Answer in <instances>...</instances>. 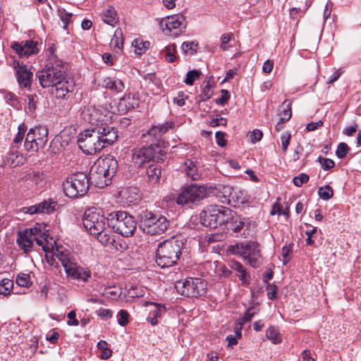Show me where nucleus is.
Segmentation results:
<instances>
[{"label":"nucleus","instance_id":"nucleus-1","mask_svg":"<svg viewBox=\"0 0 361 361\" xmlns=\"http://www.w3.org/2000/svg\"><path fill=\"white\" fill-rule=\"evenodd\" d=\"M66 72V68L62 60L51 51L46 66L36 73V76L43 88L51 87V94L56 98L63 99L73 90Z\"/></svg>","mask_w":361,"mask_h":361},{"label":"nucleus","instance_id":"nucleus-42","mask_svg":"<svg viewBox=\"0 0 361 361\" xmlns=\"http://www.w3.org/2000/svg\"><path fill=\"white\" fill-rule=\"evenodd\" d=\"M133 46L135 48V51L137 54H142L145 52L149 46V42L146 41L143 42L140 39H135L133 42Z\"/></svg>","mask_w":361,"mask_h":361},{"label":"nucleus","instance_id":"nucleus-45","mask_svg":"<svg viewBox=\"0 0 361 361\" xmlns=\"http://www.w3.org/2000/svg\"><path fill=\"white\" fill-rule=\"evenodd\" d=\"M93 235L96 236L97 240L104 245H108L114 241L111 235L107 233L105 228L99 234H94Z\"/></svg>","mask_w":361,"mask_h":361},{"label":"nucleus","instance_id":"nucleus-22","mask_svg":"<svg viewBox=\"0 0 361 361\" xmlns=\"http://www.w3.org/2000/svg\"><path fill=\"white\" fill-rule=\"evenodd\" d=\"M106 173L107 178H112L116 173L118 169L117 160L112 155H107L104 159H100L97 161Z\"/></svg>","mask_w":361,"mask_h":361},{"label":"nucleus","instance_id":"nucleus-8","mask_svg":"<svg viewBox=\"0 0 361 361\" xmlns=\"http://www.w3.org/2000/svg\"><path fill=\"white\" fill-rule=\"evenodd\" d=\"M89 188V178L82 172L72 174L63 183V192L70 198L84 196L87 192Z\"/></svg>","mask_w":361,"mask_h":361},{"label":"nucleus","instance_id":"nucleus-32","mask_svg":"<svg viewBox=\"0 0 361 361\" xmlns=\"http://www.w3.org/2000/svg\"><path fill=\"white\" fill-rule=\"evenodd\" d=\"M137 106V99L130 94L124 95L119 102V106L121 108H124L126 111L133 109Z\"/></svg>","mask_w":361,"mask_h":361},{"label":"nucleus","instance_id":"nucleus-15","mask_svg":"<svg viewBox=\"0 0 361 361\" xmlns=\"http://www.w3.org/2000/svg\"><path fill=\"white\" fill-rule=\"evenodd\" d=\"M207 193V190L204 186L192 184L181 189L176 202L179 205L195 203L206 197Z\"/></svg>","mask_w":361,"mask_h":361},{"label":"nucleus","instance_id":"nucleus-35","mask_svg":"<svg viewBox=\"0 0 361 361\" xmlns=\"http://www.w3.org/2000/svg\"><path fill=\"white\" fill-rule=\"evenodd\" d=\"M283 109L280 113V119L282 122L288 121L292 115L291 112V102L290 100H285L283 102Z\"/></svg>","mask_w":361,"mask_h":361},{"label":"nucleus","instance_id":"nucleus-54","mask_svg":"<svg viewBox=\"0 0 361 361\" xmlns=\"http://www.w3.org/2000/svg\"><path fill=\"white\" fill-rule=\"evenodd\" d=\"M128 317L129 314L127 311L121 310L117 314L118 324L122 326H126L128 323Z\"/></svg>","mask_w":361,"mask_h":361},{"label":"nucleus","instance_id":"nucleus-28","mask_svg":"<svg viewBox=\"0 0 361 361\" xmlns=\"http://www.w3.org/2000/svg\"><path fill=\"white\" fill-rule=\"evenodd\" d=\"M161 169L157 164H152L148 166L146 170L147 181L152 184L159 183L161 178Z\"/></svg>","mask_w":361,"mask_h":361},{"label":"nucleus","instance_id":"nucleus-62","mask_svg":"<svg viewBox=\"0 0 361 361\" xmlns=\"http://www.w3.org/2000/svg\"><path fill=\"white\" fill-rule=\"evenodd\" d=\"M75 317L76 313L73 310H71L68 313L67 317L68 318V320L67 322V324L68 326H78L79 324V322L78 319H76Z\"/></svg>","mask_w":361,"mask_h":361},{"label":"nucleus","instance_id":"nucleus-19","mask_svg":"<svg viewBox=\"0 0 361 361\" xmlns=\"http://www.w3.org/2000/svg\"><path fill=\"white\" fill-rule=\"evenodd\" d=\"M208 192L218 198L222 204H231V197H233V188L229 185H219L209 187Z\"/></svg>","mask_w":361,"mask_h":361},{"label":"nucleus","instance_id":"nucleus-21","mask_svg":"<svg viewBox=\"0 0 361 361\" xmlns=\"http://www.w3.org/2000/svg\"><path fill=\"white\" fill-rule=\"evenodd\" d=\"M207 269L209 274H214L220 281L228 279L232 274L229 267H227L224 264L218 261L209 262L207 264Z\"/></svg>","mask_w":361,"mask_h":361},{"label":"nucleus","instance_id":"nucleus-9","mask_svg":"<svg viewBox=\"0 0 361 361\" xmlns=\"http://www.w3.org/2000/svg\"><path fill=\"white\" fill-rule=\"evenodd\" d=\"M169 221L165 216L150 211L146 210L141 214V228L147 234H161L169 228Z\"/></svg>","mask_w":361,"mask_h":361},{"label":"nucleus","instance_id":"nucleus-58","mask_svg":"<svg viewBox=\"0 0 361 361\" xmlns=\"http://www.w3.org/2000/svg\"><path fill=\"white\" fill-rule=\"evenodd\" d=\"M230 98V92L226 90L221 91V97L216 99L215 102L218 104L224 105Z\"/></svg>","mask_w":361,"mask_h":361},{"label":"nucleus","instance_id":"nucleus-50","mask_svg":"<svg viewBox=\"0 0 361 361\" xmlns=\"http://www.w3.org/2000/svg\"><path fill=\"white\" fill-rule=\"evenodd\" d=\"M234 39V36L232 33L230 34H223L221 37V48L224 51H227L229 49L231 46L228 44V42L231 39Z\"/></svg>","mask_w":361,"mask_h":361},{"label":"nucleus","instance_id":"nucleus-25","mask_svg":"<svg viewBox=\"0 0 361 361\" xmlns=\"http://www.w3.org/2000/svg\"><path fill=\"white\" fill-rule=\"evenodd\" d=\"M25 161V157L23 154L20 149L11 147L6 157V163L11 166L15 167L22 164Z\"/></svg>","mask_w":361,"mask_h":361},{"label":"nucleus","instance_id":"nucleus-37","mask_svg":"<svg viewBox=\"0 0 361 361\" xmlns=\"http://www.w3.org/2000/svg\"><path fill=\"white\" fill-rule=\"evenodd\" d=\"M13 287V282L8 279H4L0 282V294L4 296L8 295Z\"/></svg>","mask_w":361,"mask_h":361},{"label":"nucleus","instance_id":"nucleus-64","mask_svg":"<svg viewBox=\"0 0 361 361\" xmlns=\"http://www.w3.org/2000/svg\"><path fill=\"white\" fill-rule=\"evenodd\" d=\"M263 134L262 132L258 129L254 130L250 133V140L252 143H255L259 141L262 138Z\"/></svg>","mask_w":361,"mask_h":361},{"label":"nucleus","instance_id":"nucleus-29","mask_svg":"<svg viewBox=\"0 0 361 361\" xmlns=\"http://www.w3.org/2000/svg\"><path fill=\"white\" fill-rule=\"evenodd\" d=\"M102 20L111 25L115 26L118 22V18L117 17V13L114 7L109 6L106 8H104L102 13Z\"/></svg>","mask_w":361,"mask_h":361},{"label":"nucleus","instance_id":"nucleus-6","mask_svg":"<svg viewBox=\"0 0 361 361\" xmlns=\"http://www.w3.org/2000/svg\"><path fill=\"white\" fill-rule=\"evenodd\" d=\"M233 211L226 207L209 205L200 214L202 225L216 228L219 226L226 224L232 218Z\"/></svg>","mask_w":361,"mask_h":361},{"label":"nucleus","instance_id":"nucleus-10","mask_svg":"<svg viewBox=\"0 0 361 361\" xmlns=\"http://www.w3.org/2000/svg\"><path fill=\"white\" fill-rule=\"evenodd\" d=\"M106 223L107 217H105L100 209L89 208L83 215V226L90 235L99 234L104 231Z\"/></svg>","mask_w":361,"mask_h":361},{"label":"nucleus","instance_id":"nucleus-43","mask_svg":"<svg viewBox=\"0 0 361 361\" xmlns=\"http://www.w3.org/2000/svg\"><path fill=\"white\" fill-rule=\"evenodd\" d=\"M197 42H185L182 44L181 49L186 54L192 55L196 53V49L197 47Z\"/></svg>","mask_w":361,"mask_h":361},{"label":"nucleus","instance_id":"nucleus-48","mask_svg":"<svg viewBox=\"0 0 361 361\" xmlns=\"http://www.w3.org/2000/svg\"><path fill=\"white\" fill-rule=\"evenodd\" d=\"M267 337L271 340L274 343H277L280 342V338L278 330L274 326H270L267 330Z\"/></svg>","mask_w":361,"mask_h":361},{"label":"nucleus","instance_id":"nucleus-51","mask_svg":"<svg viewBox=\"0 0 361 361\" xmlns=\"http://www.w3.org/2000/svg\"><path fill=\"white\" fill-rule=\"evenodd\" d=\"M349 150L350 147L347 145V144L345 142H341L337 147L336 154L338 158L343 159L346 156Z\"/></svg>","mask_w":361,"mask_h":361},{"label":"nucleus","instance_id":"nucleus-26","mask_svg":"<svg viewBox=\"0 0 361 361\" xmlns=\"http://www.w3.org/2000/svg\"><path fill=\"white\" fill-rule=\"evenodd\" d=\"M248 224L245 217L237 215L234 212H233L232 218L226 223L228 228L232 230L234 233L240 232Z\"/></svg>","mask_w":361,"mask_h":361},{"label":"nucleus","instance_id":"nucleus-47","mask_svg":"<svg viewBox=\"0 0 361 361\" xmlns=\"http://www.w3.org/2000/svg\"><path fill=\"white\" fill-rule=\"evenodd\" d=\"M16 283L21 287H28L30 285V276L29 274L20 273L16 279Z\"/></svg>","mask_w":361,"mask_h":361},{"label":"nucleus","instance_id":"nucleus-14","mask_svg":"<svg viewBox=\"0 0 361 361\" xmlns=\"http://www.w3.org/2000/svg\"><path fill=\"white\" fill-rule=\"evenodd\" d=\"M164 154V151L159 146L142 147L133 150L132 161L135 166L141 167L146 162L161 159Z\"/></svg>","mask_w":361,"mask_h":361},{"label":"nucleus","instance_id":"nucleus-7","mask_svg":"<svg viewBox=\"0 0 361 361\" xmlns=\"http://www.w3.org/2000/svg\"><path fill=\"white\" fill-rule=\"evenodd\" d=\"M107 224L116 233L124 237L132 236L137 228L134 218L123 211L110 213L107 216Z\"/></svg>","mask_w":361,"mask_h":361},{"label":"nucleus","instance_id":"nucleus-63","mask_svg":"<svg viewBox=\"0 0 361 361\" xmlns=\"http://www.w3.org/2000/svg\"><path fill=\"white\" fill-rule=\"evenodd\" d=\"M292 249L291 244L286 245L282 247V257L283 258V263H287L290 258H289V254L290 252V250Z\"/></svg>","mask_w":361,"mask_h":361},{"label":"nucleus","instance_id":"nucleus-49","mask_svg":"<svg viewBox=\"0 0 361 361\" xmlns=\"http://www.w3.org/2000/svg\"><path fill=\"white\" fill-rule=\"evenodd\" d=\"M244 243H236L235 245H231L228 247L227 251L232 255H238L243 257Z\"/></svg>","mask_w":361,"mask_h":361},{"label":"nucleus","instance_id":"nucleus-56","mask_svg":"<svg viewBox=\"0 0 361 361\" xmlns=\"http://www.w3.org/2000/svg\"><path fill=\"white\" fill-rule=\"evenodd\" d=\"M309 180V176L305 173H300L299 176H295L293 179L294 185L297 187H300L303 183Z\"/></svg>","mask_w":361,"mask_h":361},{"label":"nucleus","instance_id":"nucleus-31","mask_svg":"<svg viewBox=\"0 0 361 361\" xmlns=\"http://www.w3.org/2000/svg\"><path fill=\"white\" fill-rule=\"evenodd\" d=\"M102 85L116 92H121L124 90L123 82L117 78H106L104 79Z\"/></svg>","mask_w":361,"mask_h":361},{"label":"nucleus","instance_id":"nucleus-2","mask_svg":"<svg viewBox=\"0 0 361 361\" xmlns=\"http://www.w3.org/2000/svg\"><path fill=\"white\" fill-rule=\"evenodd\" d=\"M106 121L107 119L100 117H92L90 122L94 123L96 121L104 122ZM117 138L118 133L114 127L101 123V124H97L96 127L81 133L78 142L80 148L84 153L95 154L105 147L112 145Z\"/></svg>","mask_w":361,"mask_h":361},{"label":"nucleus","instance_id":"nucleus-53","mask_svg":"<svg viewBox=\"0 0 361 361\" xmlns=\"http://www.w3.org/2000/svg\"><path fill=\"white\" fill-rule=\"evenodd\" d=\"M318 161L320 163L322 169L325 171L331 169L335 165L334 161L332 159L328 158H323L319 157L318 158Z\"/></svg>","mask_w":361,"mask_h":361},{"label":"nucleus","instance_id":"nucleus-16","mask_svg":"<svg viewBox=\"0 0 361 361\" xmlns=\"http://www.w3.org/2000/svg\"><path fill=\"white\" fill-rule=\"evenodd\" d=\"M9 66L15 71L17 82L20 87L30 89L33 78V73L31 68L27 67V65L15 59L9 63Z\"/></svg>","mask_w":361,"mask_h":361},{"label":"nucleus","instance_id":"nucleus-61","mask_svg":"<svg viewBox=\"0 0 361 361\" xmlns=\"http://www.w3.org/2000/svg\"><path fill=\"white\" fill-rule=\"evenodd\" d=\"M226 124L227 119L223 117L212 118L209 121V125L212 127H217L221 126H225Z\"/></svg>","mask_w":361,"mask_h":361},{"label":"nucleus","instance_id":"nucleus-57","mask_svg":"<svg viewBox=\"0 0 361 361\" xmlns=\"http://www.w3.org/2000/svg\"><path fill=\"white\" fill-rule=\"evenodd\" d=\"M28 109L30 111H34L37 108V103L38 100V97L36 94H28Z\"/></svg>","mask_w":361,"mask_h":361},{"label":"nucleus","instance_id":"nucleus-52","mask_svg":"<svg viewBox=\"0 0 361 361\" xmlns=\"http://www.w3.org/2000/svg\"><path fill=\"white\" fill-rule=\"evenodd\" d=\"M291 138L290 133L286 132L281 135V146L283 153H286Z\"/></svg>","mask_w":361,"mask_h":361},{"label":"nucleus","instance_id":"nucleus-23","mask_svg":"<svg viewBox=\"0 0 361 361\" xmlns=\"http://www.w3.org/2000/svg\"><path fill=\"white\" fill-rule=\"evenodd\" d=\"M54 209L55 202L47 201H44L30 207H25L23 208V211L25 213L31 215L42 213H51L54 211Z\"/></svg>","mask_w":361,"mask_h":361},{"label":"nucleus","instance_id":"nucleus-17","mask_svg":"<svg viewBox=\"0 0 361 361\" xmlns=\"http://www.w3.org/2000/svg\"><path fill=\"white\" fill-rule=\"evenodd\" d=\"M258 247L259 244L252 241L244 243L243 244V258L247 260L249 264L254 268H257L261 264L259 261L260 253Z\"/></svg>","mask_w":361,"mask_h":361},{"label":"nucleus","instance_id":"nucleus-39","mask_svg":"<svg viewBox=\"0 0 361 361\" xmlns=\"http://www.w3.org/2000/svg\"><path fill=\"white\" fill-rule=\"evenodd\" d=\"M122 30L118 28L115 30L114 35L111 40V45L118 49H121L123 47Z\"/></svg>","mask_w":361,"mask_h":361},{"label":"nucleus","instance_id":"nucleus-3","mask_svg":"<svg viewBox=\"0 0 361 361\" xmlns=\"http://www.w3.org/2000/svg\"><path fill=\"white\" fill-rule=\"evenodd\" d=\"M183 245L181 237H172L159 243L157 250V265L165 268L176 264L181 255Z\"/></svg>","mask_w":361,"mask_h":361},{"label":"nucleus","instance_id":"nucleus-24","mask_svg":"<svg viewBox=\"0 0 361 361\" xmlns=\"http://www.w3.org/2000/svg\"><path fill=\"white\" fill-rule=\"evenodd\" d=\"M228 267L231 270L236 272V276L238 277L243 286L249 284L250 274L246 271V269L240 262L236 260H231L228 262Z\"/></svg>","mask_w":361,"mask_h":361},{"label":"nucleus","instance_id":"nucleus-33","mask_svg":"<svg viewBox=\"0 0 361 361\" xmlns=\"http://www.w3.org/2000/svg\"><path fill=\"white\" fill-rule=\"evenodd\" d=\"M174 123L167 121L165 123L159 126H153L149 130V134L155 137L161 136L166 133L169 129L173 128Z\"/></svg>","mask_w":361,"mask_h":361},{"label":"nucleus","instance_id":"nucleus-59","mask_svg":"<svg viewBox=\"0 0 361 361\" xmlns=\"http://www.w3.org/2000/svg\"><path fill=\"white\" fill-rule=\"evenodd\" d=\"M72 16H73L72 13H68L64 10L62 11H60V18L63 23V27L64 29L67 28L68 23L70 22Z\"/></svg>","mask_w":361,"mask_h":361},{"label":"nucleus","instance_id":"nucleus-46","mask_svg":"<svg viewBox=\"0 0 361 361\" xmlns=\"http://www.w3.org/2000/svg\"><path fill=\"white\" fill-rule=\"evenodd\" d=\"M231 204H242L245 201L244 192L241 190H234L233 188V197H231Z\"/></svg>","mask_w":361,"mask_h":361},{"label":"nucleus","instance_id":"nucleus-30","mask_svg":"<svg viewBox=\"0 0 361 361\" xmlns=\"http://www.w3.org/2000/svg\"><path fill=\"white\" fill-rule=\"evenodd\" d=\"M151 305H152V309L150 310L147 320L152 325H156L158 323L157 319L165 313L166 308L160 304L151 303Z\"/></svg>","mask_w":361,"mask_h":361},{"label":"nucleus","instance_id":"nucleus-55","mask_svg":"<svg viewBox=\"0 0 361 361\" xmlns=\"http://www.w3.org/2000/svg\"><path fill=\"white\" fill-rule=\"evenodd\" d=\"M259 312V309L255 307H250L242 317L243 322H250L253 316Z\"/></svg>","mask_w":361,"mask_h":361},{"label":"nucleus","instance_id":"nucleus-38","mask_svg":"<svg viewBox=\"0 0 361 361\" xmlns=\"http://www.w3.org/2000/svg\"><path fill=\"white\" fill-rule=\"evenodd\" d=\"M176 46L174 44H170L165 47L163 51V54L165 60L169 63H173L176 61Z\"/></svg>","mask_w":361,"mask_h":361},{"label":"nucleus","instance_id":"nucleus-20","mask_svg":"<svg viewBox=\"0 0 361 361\" xmlns=\"http://www.w3.org/2000/svg\"><path fill=\"white\" fill-rule=\"evenodd\" d=\"M90 179L95 183L97 187L101 188L108 185L111 180V178H107L105 171L102 170L101 166L97 162L90 169Z\"/></svg>","mask_w":361,"mask_h":361},{"label":"nucleus","instance_id":"nucleus-4","mask_svg":"<svg viewBox=\"0 0 361 361\" xmlns=\"http://www.w3.org/2000/svg\"><path fill=\"white\" fill-rule=\"evenodd\" d=\"M49 234L46 230V226L37 223L29 229L19 231L18 233L17 243L24 252L27 253L33 245V241L42 247L44 252L49 249Z\"/></svg>","mask_w":361,"mask_h":361},{"label":"nucleus","instance_id":"nucleus-18","mask_svg":"<svg viewBox=\"0 0 361 361\" xmlns=\"http://www.w3.org/2000/svg\"><path fill=\"white\" fill-rule=\"evenodd\" d=\"M11 47L20 58L28 57L38 54L37 42L33 40H25L20 42H13Z\"/></svg>","mask_w":361,"mask_h":361},{"label":"nucleus","instance_id":"nucleus-5","mask_svg":"<svg viewBox=\"0 0 361 361\" xmlns=\"http://www.w3.org/2000/svg\"><path fill=\"white\" fill-rule=\"evenodd\" d=\"M54 255L61 262L68 279L84 283L88 281L91 277V271L80 266L75 257L70 252L57 248Z\"/></svg>","mask_w":361,"mask_h":361},{"label":"nucleus","instance_id":"nucleus-13","mask_svg":"<svg viewBox=\"0 0 361 361\" xmlns=\"http://www.w3.org/2000/svg\"><path fill=\"white\" fill-rule=\"evenodd\" d=\"M186 20L182 14L166 16L159 21V27L166 35L176 37L181 35L186 28Z\"/></svg>","mask_w":361,"mask_h":361},{"label":"nucleus","instance_id":"nucleus-12","mask_svg":"<svg viewBox=\"0 0 361 361\" xmlns=\"http://www.w3.org/2000/svg\"><path fill=\"white\" fill-rule=\"evenodd\" d=\"M47 136L48 130L44 126L30 128L25 137L24 149L28 152H37L45 146Z\"/></svg>","mask_w":361,"mask_h":361},{"label":"nucleus","instance_id":"nucleus-41","mask_svg":"<svg viewBox=\"0 0 361 361\" xmlns=\"http://www.w3.org/2000/svg\"><path fill=\"white\" fill-rule=\"evenodd\" d=\"M318 194L321 199L328 200L333 197L334 190L331 186L326 185L319 188Z\"/></svg>","mask_w":361,"mask_h":361},{"label":"nucleus","instance_id":"nucleus-11","mask_svg":"<svg viewBox=\"0 0 361 361\" xmlns=\"http://www.w3.org/2000/svg\"><path fill=\"white\" fill-rule=\"evenodd\" d=\"M207 288V282L199 278H188L176 281L175 283L177 292L186 297L203 295L206 293Z\"/></svg>","mask_w":361,"mask_h":361},{"label":"nucleus","instance_id":"nucleus-44","mask_svg":"<svg viewBox=\"0 0 361 361\" xmlns=\"http://www.w3.org/2000/svg\"><path fill=\"white\" fill-rule=\"evenodd\" d=\"M201 75V71L199 70H192L187 73L184 82L188 85H192L194 81Z\"/></svg>","mask_w":361,"mask_h":361},{"label":"nucleus","instance_id":"nucleus-36","mask_svg":"<svg viewBox=\"0 0 361 361\" xmlns=\"http://www.w3.org/2000/svg\"><path fill=\"white\" fill-rule=\"evenodd\" d=\"M44 180V174L40 172H32L25 176V180L29 181L28 184L38 185Z\"/></svg>","mask_w":361,"mask_h":361},{"label":"nucleus","instance_id":"nucleus-34","mask_svg":"<svg viewBox=\"0 0 361 361\" xmlns=\"http://www.w3.org/2000/svg\"><path fill=\"white\" fill-rule=\"evenodd\" d=\"M27 128L24 123H21L18 126V133L13 138L11 147L14 148H21V144L23 140L25 133L26 132Z\"/></svg>","mask_w":361,"mask_h":361},{"label":"nucleus","instance_id":"nucleus-27","mask_svg":"<svg viewBox=\"0 0 361 361\" xmlns=\"http://www.w3.org/2000/svg\"><path fill=\"white\" fill-rule=\"evenodd\" d=\"M184 170L187 176L190 177L193 180H200L202 177V174L200 173L199 167L197 166L196 161L187 159L185 161Z\"/></svg>","mask_w":361,"mask_h":361},{"label":"nucleus","instance_id":"nucleus-60","mask_svg":"<svg viewBox=\"0 0 361 361\" xmlns=\"http://www.w3.org/2000/svg\"><path fill=\"white\" fill-rule=\"evenodd\" d=\"M226 133L221 131H217L215 134L216 141L219 146L225 147L227 141L225 139Z\"/></svg>","mask_w":361,"mask_h":361},{"label":"nucleus","instance_id":"nucleus-40","mask_svg":"<svg viewBox=\"0 0 361 361\" xmlns=\"http://www.w3.org/2000/svg\"><path fill=\"white\" fill-rule=\"evenodd\" d=\"M107 345H108V344H107L106 341H100L99 342H98V343L97 345L98 349L102 351L100 357L102 360H107L112 355L111 350L109 349L107 347Z\"/></svg>","mask_w":361,"mask_h":361}]
</instances>
